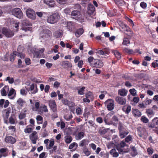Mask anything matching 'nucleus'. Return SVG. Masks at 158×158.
<instances>
[{"label": "nucleus", "instance_id": "9b49d317", "mask_svg": "<svg viewBox=\"0 0 158 158\" xmlns=\"http://www.w3.org/2000/svg\"><path fill=\"white\" fill-rule=\"evenodd\" d=\"M44 2L49 7H54L56 6L54 0H44Z\"/></svg>", "mask_w": 158, "mask_h": 158}, {"label": "nucleus", "instance_id": "e2e57ef3", "mask_svg": "<svg viewBox=\"0 0 158 158\" xmlns=\"http://www.w3.org/2000/svg\"><path fill=\"white\" fill-rule=\"evenodd\" d=\"M83 152L86 156H89L90 154V152L87 148L84 149Z\"/></svg>", "mask_w": 158, "mask_h": 158}, {"label": "nucleus", "instance_id": "5701e85b", "mask_svg": "<svg viewBox=\"0 0 158 158\" xmlns=\"http://www.w3.org/2000/svg\"><path fill=\"white\" fill-rule=\"evenodd\" d=\"M84 32L83 29L80 28L76 31L75 35L77 37H78L83 33Z\"/></svg>", "mask_w": 158, "mask_h": 158}, {"label": "nucleus", "instance_id": "412c9836", "mask_svg": "<svg viewBox=\"0 0 158 158\" xmlns=\"http://www.w3.org/2000/svg\"><path fill=\"white\" fill-rule=\"evenodd\" d=\"M44 49L42 48L37 51L35 52V56L36 58H40L41 57V55L44 52Z\"/></svg>", "mask_w": 158, "mask_h": 158}, {"label": "nucleus", "instance_id": "09e8293b", "mask_svg": "<svg viewBox=\"0 0 158 158\" xmlns=\"http://www.w3.org/2000/svg\"><path fill=\"white\" fill-rule=\"evenodd\" d=\"M22 30L24 31L25 32H27V31H31L32 27H24L23 26L22 28Z\"/></svg>", "mask_w": 158, "mask_h": 158}, {"label": "nucleus", "instance_id": "6e6d98bb", "mask_svg": "<svg viewBox=\"0 0 158 158\" xmlns=\"http://www.w3.org/2000/svg\"><path fill=\"white\" fill-rule=\"evenodd\" d=\"M23 102L24 101L21 98H19L17 101V103L20 106H22L23 105Z\"/></svg>", "mask_w": 158, "mask_h": 158}, {"label": "nucleus", "instance_id": "c756f323", "mask_svg": "<svg viewBox=\"0 0 158 158\" xmlns=\"http://www.w3.org/2000/svg\"><path fill=\"white\" fill-rule=\"evenodd\" d=\"M110 153L111 155L113 156V157H117L119 155L118 153L116 151L115 149H113L111 150Z\"/></svg>", "mask_w": 158, "mask_h": 158}, {"label": "nucleus", "instance_id": "e433bc0d", "mask_svg": "<svg viewBox=\"0 0 158 158\" xmlns=\"http://www.w3.org/2000/svg\"><path fill=\"white\" fill-rule=\"evenodd\" d=\"M10 113V111L9 110H6L5 114V117H4V119L5 120V123H7V119L9 116V114Z\"/></svg>", "mask_w": 158, "mask_h": 158}, {"label": "nucleus", "instance_id": "7ed1b4c3", "mask_svg": "<svg viewBox=\"0 0 158 158\" xmlns=\"http://www.w3.org/2000/svg\"><path fill=\"white\" fill-rule=\"evenodd\" d=\"M12 15L19 19H21L23 17V13L21 10L19 8H15L11 11Z\"/></svg>", "mask_w": 158, "mask_h": 158}, {"label": "nucleus", "instance_id": "473e14b6", "mask_svg": "<svg viewBox=\"0 0 158 158\" xmlns=\"http://www.w3.org/2000/svg\"><path fill=\"white\" fill-rule=\"evenodd\" d=\"M73 139L70 135H67L65 137V141L66 143H69L72 141Z\"/></svg>", "mask_w": 158, "mask_h": 158}, {"label": "nucleus", "instance_id": "338daca9", "mask_svg": "<svg viewBox=\"0 0 158 158\" xmlns=\"http://www.w3.org/2000/svg\"><path fill=\"white\" fill-rule=\"evenodd\" d=\"M54 144V141L53 140H50V141L49 147L48 148V149H51L52 147L53 146Z\"/></svg>", "mask_w": 158, "mask_h": 158}, {"label": "nucleus", "instance_id": "f704fd0d", "mask_svg": "<svg viewBox=\"0 0 158 158\" xmlns=\"http://www.w3.org/2000/svg\"><path fill=\"white\" fill-rule=\"evenodd\" d=\"M146 110V113L149 117L150 116L152 117L154 115L153 111L152 109H147Z\"/></svg>", "mask_w": 158, "mask_h": 158}, {"label": "nucleus", "instance_id": "603ef678", "mask_svg": "<svg viewBox=\"0 0 158 158\" xmlns=\"http://www.w3.org/2000/svg\"><path fill=\"white\" fill-rule=\"evenodd\" d=\"M147 151L148 155H151L153 153V149L152 148H147Z\"/></svg>", "mask_w": 158, "mask_h": 158}, {"label": "nucleus", "instance_id": "bf43d9fd", "mask_svg": "<svg viewBox=\"0 0 158 158\" xmlns=\"http://www.w3.org/2000/svg\"><path fill=\"white\" fill-rule=\"evenodd\" d=\"M73 116L72 114L69 115L68 116H64V119L67 121H69L70 119H71L72 118Z\"/></svg>", "mask_w": 158, "mask_h": 158}, {"label": "nucleus", "instance_id": "774afa93", "mask_svg": "<svg viewBox=\"0 0 158 158\" xmlns=\"http://www.w3.org/2000/svg\"><path fill=\"white\" fill-rule=\"evenodd\" d=\"M96 121L99 123H101L103 122L102 118L101 117H98L96 118Z\"/></svg>", "mask_w": 158, "mask_h": 158}, {"label": "nucleus", "instance_id": "6e6552de", "mask_svg": "<svg viewBox=\"0 0 158 158\" xmlns=\"http://www.w3.org/2000/svg\"><path fill=\"white\" fill-rule=\"evenodd\" d=\"M104 66V63L102 60L95 59L93 67L97 68H101Z\"/></svg>", "mask_w": 158, "mask_h": 158}, {"label": "nucleus", "instance_id": "cd10ccee", "mask_svg": "<svg viewBox=\"0 0 158 158\" xmlns=\"http://www.w3.org/2000/svg\"><path fill=\"white\" fill-rule=\"evenodd\" d=\"M6 89L8 90L9 87L8 86H5L1 90V93L2 96H6Z\"/></svg>", "mask_w": 158, "mask_h": 158}, {"label": "nucleus", "instance_id": "5fc2aeb1", "mask_svg": "<svg viewBox=\"0 0 158 158\" xmlns=\"http://www.w3.org/2000/svg\"><path fill=\"white\" fill-rule=\"evenodd\" d=\"M148 127H149L151 128H156V126L155 123L153 121V120H152V122L148 124Z\"/></svg>", "mask_w": 158, "mask_h": 158}, {"label": "nucleus", "instance_id": "6ab92c4d", "mask_svg": "<svg viewBox=\"0 0 158 158\" xmlns=\"http://www.w3.org/2000/svg\"><path fill=\"white\" fill-rule=\"evenodd\" d=\"M16 117L15 114H12L9 119V123L11 124H14L15 123Z\"/></svg>", "mask_w": 158, "mask_h": 158}, {"label": "nucleus", "instance_id": "13d9d810", "mask_svg": "<svg viewBox=\"0 0 158 158\" xmlns=\"http://www.w3.org/2000/svg\"><path fill=\"white\" fill-rule=\"evenodd\" d=\"M140 5V6L143 9H145L147 6L146 3L144 2H141Z\"/></svg>", "mask_w": 158, "mask_h": 158}, {"label": "nucleus", "instance_id": "20e7f679", "mask_svg": "<svg viewBox=\"0 0 158 158\" xmlns=\"http://www.w3.org/2000/svg\"><path fill=\"white\" fill-rule=\"evenodd\" d=\"M60 65L63 68L67 70H71L72 68V63L67 60H64L60 62Z\"/></svg>", "mask_w": 158, "mask_h": 158}, {"label": "nucleus", "instance_id": "2eb2a0df", "mask_svg": "<svg viewBox=\"0 0 158 158\" xmlns=\"http://www.w3.org/2000/svg\"><path fill=\"white\" fill-rule=\"evenodd\" d=\"M30 90L31 93L35 94L38 92L37 85L34 83L32 84L30 86Z\"/></svg>", "mask_w": 158, "mask_h": 158}, {"label": "nucleus", "instance_id": "2f4dec72", "mask_svg": "<svg viewBox=\"0 0 158 158\" xmlns=\"http://www.w3.org/2000/svg\"><path fill=\"white\" fill-rule=\"evenodd\" d=\"M89 141L88 140L84 139L81 141L79 143V146L81 147H83L85 145H88Z\"/></svg>", "mask_w": 158, "mask_h": 158}, {"label": "nucleus", "instance_id": "864d4df0", "mask_svg": "<svg viewBox=\"0 0 158 158\" xmlns=\"http://www.w3.org/2000/svg\"><path fill=\"white\" fill-rule=\"evenodd\" d=\"M141 120L144 123H147L148 122V119L144 116L141 117Z\"/></svg>", "mask_w": 158, "mask_h": 158}, {"label": "nucleus", "instance_id": "4468645a", "mask_svg": "<svg viewBox=\"0 0 158 158\" xmlns=\"http://www.w3.org/2000/svg\"><path fill=\"white\" fill-rule=\"evenodd\" d=\"M42 34V35L41 34V37L43 38H44L49 37L51 34V32L48 29H46L43 31Z\"/></svg>", "mask_w": 158, "mask_h": 158}, {"label": "nucleus", "instance_id": "0e129e2a", "mask_svg": "<svg viewBox=\"0 0 158 158\" xmlns=\"http://www.w3.org/2000/svg\"><path fill=\"white\" fill-rule=\"evenodd\" d=\"M83 61L82 60H81L78 61V62L77 66L80 68H81L82 67Z\"/></svg>", "mask_w": 158, "mask_h": 158}, {"label": "nucleus", "instance_id": "58836bf2", "mask_svg": "<svg viewBox=\"0 0 158 158\" xmlns=\"http://www.w3.org/2000/svg\"><path fill=\"white\" fill-rule=\"evenodd\" d=\"M130 44V41L127 38H124L123 39V45L128 46V44Z\"/></svg>", "mask_w": 158, "mask_h": 158}, {"label": "nucleus", "instance_id": "4be33fe9", "mask_svg": "<svg viewBox=\"0 0 158 158\" xmlns=\"http://www.w3.org/2000/svg\"><path fill=\"white\" fill-rule=\"evenodd\" d=\"M95 59H94L92 56H89L87 60V62L90 65L93 67L94 64V60Z\"/></svg>", "mask_w": 158, "mask_h": 158}, {"label": "nucleus", "instance_id": "f03ea898", "mask_svg": "<svg viewBox=\"0 0 158 158\" xmlns=\"http://www.w3.org/2000/svg\"><path fill=\"white\" fill-rule=\"evenodd\" d=\"M60 16L57 13H54L48 17L47 22L51 24H54L57 22L59 19Z\"/></svg>", "mask_w": 158, "mask_h": 158}, {"label": "nucleus", "instance_id": "a19ab883", "mask_svg": "<svg viewBox=\"0 0 158 158\" xmlns=\"http://www.w3.org/2000/svg\"><path fill=\"white\" fill-rule=\"evenodd\" d=\"M118 129L119 131H123L125 130V128L123 126V125L121 122H119L118 123Z\"/></svg>", "mask_w": 158, "mask_h": 158}, {"label": "nucleus", "instance_id": "680f3d73", "mask_svg": "<svg viewBox=\"0 0 158 158\" xmlns=\"http://www.w3.org/2000/svg\"><path fill=\"white\" fill-rule=\"evenodd\" d=\"M93 97V94L91 92H89L85 94V97H87L90 99H91Z\"/></svg>", "mask_w": 158, "mask_h": 158}, {"label": "nucleus", "instance_id": "7c9ffc66", "mask_svg": "<svg viewBox=\"0 0 158 158\" xmlns=\"http://www.w3.org/2000/svg\"><path fill=\"white\" fill-rule=\"evenodd\" d=\"M8 152V150L7 148H2L0 149V152L1 153H4L3 156H7Z\"/></svg>", "mask_w": 158, "mask_h": 158}, {"label": "nucleus", "instance_id": "1a4fd4ad", "mask_svg": "<svg viewBox=\"0 0 158 158\" xmlns=\"http://www.w3.org/2000/svg\"><path fill=\"white\" fill-rule=\"evenodd\" d=\"M5 141L8 143L14 144L16 141V139L12 136H6L5 138Z\"/></svg>", "mask_w": 158, "mask_h": 158}, {"label": "nucleus", "instance_id": "a211bd4d", "mask_svg": "<svg viewBox=\"0 0 158 158\" xmlns=\"http://www.w3.org/2000/svg\"><path fill=\"white\" fill-rule=\"evenodd\" d=\"M131 106L130 105L124 106L122 108V110L126 114H128L131 111Z\"/></svg>", "mask_w": 158, "mask_h": 158}, {"label": "nucleus", "instance_id": "3c124183", "mask_svg": "<svg viewBox=\"0 0 158 158\" xmlns=\"http://www.w3.org/2000/svg\"><path fill=\"white\" fill-rule=\"evenodd\" d=\"M131 150L133 152V153L132 154V156H134L137 155V153L136 148L135 147H132L131 148Z\"/></svg>", "mask_w": 158, "mask_h": 158}, {"label": "nucleus", "instance_id": "bb28decb", "mask_svg": "<svg viewBox=\"0 0 158 158\" xmlns=\"http://www.w3.org/2000/svg\"><path fill=\"white\" fill-rule=\"evenodd\" d=\"M61 102L64 104L66 105L69 106L70 103H71V105L73 106L75 105V103L74 102H70V101L64 98L62 99Z\"/></svg>", "mask_w": 158, "mask_h": 158}, {"label": "nucleus", "instance_id": "a878e982", "mask_svg": "<svg viewBox=\"0 0 158 158\" xmlns=\"http://www.w3.org/2000/svg\"><path fill=\"white\" fill-rule=\"evenodd\" d=\"M85 135L84 132H80L77 135H75L76 139L77 140H80Z\"/></svg>", "mask_w": 158, "mask_h": 158}, {"label": "nucleus", "instance_id": "4d7b16f0", "mask_svg": "<svg viewBox=\"0 0 158 158\" xmlns=\"http://www.w3.org/2000/svg\"><path fill=\"white\" fill-rule=\"evenodd\" d=\"M153 121L155 123L156 128H158V118L156 117L153 119Z\"/></svg>", "mask_w": 158, "mask_h": 158}, {"label": "nucleus", "instance_id": "72a5a7b5", "mask_svg": "<svg viewBox=\"0 0 158 158\" xmlns=\"http://www.w3.org/2000/svg\"><path fill=\"white\" fill-rule=\"evenodd\" d=\"M107 130L104 127L101 128L98 130V133L100 135H105L107 132Z\"/></svg>", "mask_w": 158, "mask_h": 158}, {"label": "nucleus", "instance_id": "69168bd1", "mask_svg": "<svg viewBox=\"0 0 158 158\" xmlns=\"http://www.w3.org/2000/svg\"><path fill=\"white\" fill-rule=\"evenodd\" d=\"M108 117H106H106H105L104 118V121L106 124L107 125H110L111 123L108 122Z\"/></svg>", "mask_w": 158, "mask_h": 158}, {"label": "nucleus", "instance_id": "f3484780", "mask_svg": "<svg viewBox=\"0 0 158 158\" xmlns=\"http://www.w3.org/2000/svg\"><path fill=\"white\" fill-rule=\"evenodd\" d=\"M128 92V91L125 89H123L118 90V94L121 96H126Z\"/></svg>", "mask_w": 158, "mask_h": 158}, {"label": "nucleus", "instance_id": "c03bdc74", "mask_svg": "<svg viewBox=\"0 0 158 158\" xmlns=\"http://www.w3.org/2000/svg\"><path fill=\"white\" fill-rule=\"evenodd\" d=\"M5 81H8L9 83L12 84L14 82V79L13 78H11L10 77H8L5 79Z\"/></svg>", "mask_w": 158, "mask_h": 158}, {"label": "nucleus", "instance_id": "c85d7f7f", "mask_svg": "<svg viewBox=\"0 0 158 158\" xmlns=\"http://www.w3.org/2000/svg\"><path fill=\"white\" fill-rule=\"evenodd\" d=\"M112 53H113L117 60H118L121 59V54L117 50L113 51L112 52Z\"/></svg>", "mask_w": 158, "mask_h": 158}, {"label": "nucleus", "instance_id": "ea45409f", "mask_svg": "<svg viewBox=\"0 0 158 158\" xmlns=\"http://www.w3.org/2000/svg\"><path fill=\"white\" fill-rule=\"evenodd\" d=\"M85 89V87L83 86L79 89H77L78 94L80 95H83Z\"/></svg>", "mask_w": 158, "mask_h": 158}, {"label": "nucleus", "instance_id": "8fccbe9b", "mask_svg": "<svg viewBox=\"0 0 158 158\" xmlns=\"http://www.w3.org/2000/svg\"><path fill=\"white\" fill-rule=\"evenodd\" d=\"M152 100L149 98H147L143 101L146 106L149 105L152 102Z\"/></svg>", "mask_w": 158, "mask_h": 158}, {"label": "nucleus", "instance_id": "423d86ee", "mask_svg": "<svg viewBox=\"0 0 158 158\" xmlns=\"http://www.w3.org/2000/svg\"><path fill=\"white\" fill-rule=\"evenodd\" d=\"M26 13L27 17L31 19H35L36 15L34 10L32 9L28 8L26 11Z\"/></svg>", "mask_w": 158, "mask_h": 158}, {"label": "nucleus", "instance_id": "a18cd8bd", "mask_svg": "<svg viewBox=\"0 0 158 158\" xmlns=\"http://www.w3.org/2000/svg\"><path fill=\"white\" fill-rule=\"evenodd\" d=\"M129 92L132 96H135L136 95V90L134 88L131 89L129 90Z\"/></svg>", "mask_w": 158, "mask_h": 158}, {"label": "nucleus", "instance_id": "4c0bfd02", "mask_svg": "<svg viewBox=\"0 0 158 158\" xmlns=\"http://www.w3.org/2000/svg\"><path fill=\"white\" fill-rule=\"evenodd\" d=\"M115 3L118 5L122 6L125 4L124 0H114Z\"/></svg>", "mask_w": 158, "mask_h": 158}, {"label": "nucleus", "instance_id": "49530a36", "mask_svg": "<svg viewBox=\"0 0 158 158\" xmlns=\"http://www.w3.org/2000/svg\"><path fill=\"white\" fill-rule=\"evenodd\" d=\"M30 139L31 140L32 143L34 144L36 143V140L38 139V137H29Z\"/></svg>", "mask_w": 158, "mask_h": 158}, {"label": "nucleus", "instance_id": "0eeeda50", "mask_svg": "<svg viewBox=\"0 0 158 158\" xmlns=\"http://www.w3.org/2000/svg\"><path fill=\"white\" fill-rule=\"evenodd\" d=\"M2 33L7 37H11L13 36L14 33L9 29L3 28L2 30Z\"/></svg>", "mask_w": 158, "mask_h": 158}, {"label": "nucleus", "instance_id": "052dcab7", "mask_svg": "<svg viewBox=\"0 0 158 158\" xmlns=\"http://www.w3.org/2000/svg\"><path fill=\"white\" fill-rule=\"evenodd\" d=\"M26 117V114L25 113H20L19 116V118L20 119H22Z\"/></svg>", "mask_w": 158, "mask_h": 158}, {"label": "nucleus", "instance_id": "de8ad7c7", "mask_svg": "<svg viewBox=\"0 0 158 158\" xmlns=\"http://www.w3.org/2000/svg\"><path fill=\"white\" fill-rule=\"evenodd\" d=\"M132 139V136L131 135H129L125 138V142L128 143L130 141H131Z\"/></svg>", "mask_w": 158, "mask_h": 158}, {"label": "nucleus", "instance_id": "39448f33", "mask_svg": "<svg viewBox=\"0 0 158 158\" xmlns=\"http://www.w3.org/2000/svg\"><path fill=\"white\" fill-rule=\"evenodd\" d=\"M105 104L107 106V108L108 110L111 111L114 109V102L112 99H108L105 102Z\"/></svg>", "mask_w": 158, "mask_h": 158}, {"label": "nucleus", "instance_id": "37998d69", "mask_svg": "<svg viewBox=\"0 0 158 158\" xmlns=\"http://www.w3.org/2000/svg\"><path fill=\"white\" fill-rule=\"evenodd\" d=\"M123 51L126 52L129 54H132L134 53L132 49H129L128 48H125L123 49Z\"/></svg>", "mask_w": 158, "mask_h": 158}, {"label": "nucleus", "instance_id": "aec40b11", "mask_svg": "<svg viewBox=\"0 0 158 158\" xmlns=\"http://www.w3.org/2000/svg\"><path fill=\"white\" fill-rule=\"evenodd\" d=\"M66 27L69 31H73L74 28L73 23L72 22H68Z\"/></svg>", "mask_w": 158, "mask_h": 158}, {"label": "nucleus", "instance_id": "393cba45", "mask_svg": "<svg viewBox=\"0 0 158 158\" xmlns=\"http://www.w3.org/2000/svg\"><path fill=\"white\" fill-rule=\"evenodd\" d=\"M119 136L121 138H124L129 133V132L127 130H124L123 131H119Z\"/></svg>", "mask_w": 158, "mask_h": 158}, {"label": "nucleus", "instance_id": "c9c22d12", "mask_svg": "<svg viewBox=\"0 0 158 158\" xmlns=\"http://www.w3.org/2000/svg\"><path fill=\"white\" fill-rule=\"evenodd\" d=\"M29 126H32V125H30L26 127V128L24 129V132L25 133H29L32 132L33 130V128L31 127H29Z\"/></svg>", "mask_w": 158, "mask_h": 158}, {"label": "nucleus", "instance_id": "f257e3e1", "mask_svg": "<svg viewBox=\"0 0 158 158\" xmlns=\"http://www.w3.org/2000/svg\"><path fill=\"white\" fill-rule=\"evenodd\" d=\"M72 18L78 21L82 22H84V18L81 12L78 10H74L71 13Z\"/></svg>", "mask_w": 158, "mask_h": 158}, {"label": "nucleus", "instance_id": "f8f14e48", "mask_svg": "<svg viewBox=\"0 0 158 158\" xmlns=\"http://www.w3.org/2000/svg\"><path fill=\"white\" fill-rule=\"evenodd\" d=\"M49 105L51 110L53 112L56 111V105L55 100H50L49 101Z\"/></svg>", "mask_w": 158, "mask_h": 158}, {"label": "nucleus", "instance_id": "9d476101", "mask_svg": "<svg viewBox=\"0 0 158 158\" xmlns=\"http://www.w3.org/2000/svg\"><path fill=\"white\" fill-rule=\"evenodd\" d=\"M115 100L118 104L122 105H125L127 101L126 98L119 96L115 97Z\"/></svg>", "mask_w": 158, "mask_h": 158}, {"label": "nucleus", "instance_id": "79ce46f5", "mask_svg": "<svg viewBox=\"0 0 158 158\" xmlns=\"http://www.w3.org/2000/svg\"><path fill=\"white\" fill-rule=\"evenodd\" d=\"M36 119L38 123H42L43 120V118L40 115L37 116Z\"/></svg>", "mask_w": 158, "mask_h": 158}, {"label": "nucleus", "instance_id": "b1692460", "mask_svg": "<svg viewBox=\"0 0 158 158\" xmlns=\"http://www.w3.org/2000/svg\"><path fill=\"white\" fill-rule=\"evenodd\" d=\"M62 31L60 30H59L56 31L53 34L54 36L56 38L62 37Z\"/></svg>", "mask_w": 158, "mask_h": 158}, {"label": "nucleus", "instance_id": "ddd939ff", "mask_svg": "<svg viewBox=\"0 0 158 158\" xmlns=\"http://www.w3.org/2000/svg\"><path fill=\"white\" fill-rule=\"evenodd\" d=\"M132 113L135 117H139L141 115V113L137 109H132Z\"/></svg>", "mask_w": 158, "mask_h": 158}, {"label": "nucleus", "instance_id": "dca6fc26", "mask_svg": "<svg viewBox=\"0 0 158 158\" xmlns=\"http://www.w3.org/2000/svg\"><path fill=\"white\" fill-rule=\"evenodd\" d=\"M87 12L89 15H91L93 14L95 10L94 6L92 4H89L88 6Z\"/></svg>", "mask_w": 158, "mask_h": 158}]
</instances>
